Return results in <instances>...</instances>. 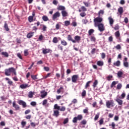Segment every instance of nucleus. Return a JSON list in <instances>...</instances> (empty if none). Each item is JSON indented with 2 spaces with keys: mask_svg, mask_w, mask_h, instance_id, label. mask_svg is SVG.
I'll return each mask as SVG.
<instances>
[{
  "mask_svg": "<svg viewBox=\"0 0 129 129\" xmlns=\"http://www.w3.org/2000/svg\"><path fill=\"white\" fill-rule=\"evenodd\" d=\"M13 73L14 75H17V72H16V69L13 67L6 69L5 70V74L6 76H11V74Z\"/></svg>",
  "mask_w": 129,
  "mask_h": 129,
  "instance_id": "obj_1",
  "label": "nucleus"
},
{
  "mask_svg": "<svg viewBox=\"0 0 129 129\" xmlns=\"http://www.w3.org/2000/svg\"><path fill=\"white\" fill-rule=\"evenodd\" d=\"M106 106L107 108L113 107L114 106V102L112 100H108L106 102Z\"/></svg>",
  "mask_w": 129,
  "mask_h": 129,
  "instance_id": "obj_2",
  "label": "nucleus"
},
{
  "mask_svg": "<svg viewBox=\"0 0 129 129\" xmlns=\"http://www.w3.org/2000/svg\"><path fill=\"white\" fill-rule=\"evenodd\" d=\"M103 19L102 18L100 17H97L94 19V26L97 27V25H98L99 23H101L102 22Z\"/></svg>",
  "mask_w": 129,
  "mask_h": 129,
  "instance_id": "obj_3",
  "label": "nucleus"
},
{
  "mask_svg": "<svg viewBox=\"0 0 129 129\" xmlns=\"http://www.w3.org/2000/svg\"><path fill=\"white\" fill-rule=\"evenodd\" d=\"M99 31L100 32H103L105 30V28H104V25L102 23H99V24H97V26Z\"/></svg>",
  "mask_w": 129,
  "mask_h": 129,
  "instance_id": "obj_4",
  "label": "nucleus"
},
{
  "mask_svg": "<svg viewBox=\"0 0 129 129\" xmlns=\"http://www.w3.org/2000/svg\"><path fill=\"white\" fill-rule=\"evenodd\" d=\"M79 76L78 75H75L72 77V81L74 83H76L77 80L78 79Z\"/></svg>",
  "mask_w": 129,
  "mask_h": 129,
  "instance_id": "obj_5",
  "label": "nucleus"
},
{
  "mask_svg": "<svg viewBox=\"0 0 129 129\" xmlns=\"http://www.w3.org/2000/svg\"><path fill=\"white\" fill-rule=\"evenodd\" d=\"M59 17H60V13L59 12H56L55 13H54L53 15L52 20L53 21H55L57 18H59Z\"/></svg>",
  "mask_w": 129,
  "mask_h": 129,
  "instance_id": "obj_6",
  "label": "nucleus"
},
{
  "mask_svg": "<svg viewBox=\"0 0 129 129\" xmlns=\"http://www.w3.org/2000/svg\"><path fill=\"white\" fill-rule=\"evenodd\" d=\"M18 104L20 105H22L23 108L27 107V103H26V102H25L23 100L18 101Z\"/></svg>",
  "mask_w": 129,
  "mask_h": 129,
  "instance_id": "obj_7",
  "label": "nucleus"
},
{
  "mask_svg": "<svg viewBox=\"0 0 129 129\" xmlns=\"http://www.w3.org/2000/svg\"><path fill=\"white\" fill-rule=\"evenodd\" d=\"M13 106L14 108H15V110H20V106H19V105L17 104V103H16V101H14L13 102Z\"/></svg>",
  "mask_w": 129,
  "mask_h": 129,
  "instance_id": "obj_8",
  "label": "nucleus"
},
{
  "mask_svg": "<svg viewBox=\"0 0 129 129\" xmlns=\"http://www.w3.org/2000/svg\"><path fill=\"white\" fill-rule=\"evenodd\" d=\"M40 93L41 94V97H42V98H45V97L47 96V94H48L47 92L45 91V90L41 91Z\"/></svg>",
  "mask_w": 129,
  "mask_h": 129,
  "instance_id": "obj_9",
  "label": "nucleus"
},
{
  "mask_svg": "<svg viewBox=\"0 0 129 129\" xmlns=\"http://www.w3.org/2000/svg\"><path fill=\"white\" fill-rule=\"evenodd\" d=\"M60 112H59V110H53V116H55V117H58L59 115H60Z\"/></svg>",
  "mask_w": 129,
  "mask_h": 129,
  "instance_id": "obj_10",
  "label": "nucleus"
},
{
  "mask_svg": "<svg viewBox=\"0 0 129 129\" xmlns=\"http://www.w3.org/2000/svg\"><path fill=\"white\" fill-rule=\"evenodd\" d=\"M115 101L117 102L118 105H122V104L123 103V101L118 98V97H117L115 99Z\"/></svg>",
  "mask_w": 129,
  "mask_h": 129,
  "instance_id": "obj_11",
  "label": "nucleus"
},
{
  "mask_svg": "<svg viewBox=\"0 0 129 129\" xmlns=\"http://www.w3.org/2000/svg\"><path fill=\"white\" fill-rule=\"evenodd\" d=\"M20 87L22 89H26V88H28V87H30V86H29V85L27 84H24L21 85Z\"/></svg>",
  "mask_w": 129,
  "mask_h": 129,
  "instance_id": "obj_12",
  "label": "nucleus"
},
{
  "mask_svg": "<svg viewBox=\"0 0 129 129\" xmlns=\"http://www.w3.org/2000/svg\"><path fill=\"white\" fill-rule=\"evenodd\" d=\"M34 32H29L27 35V38H28V39H31V38H32L33 36H34Z\"/></svg>",
  "mask_w": 129,
  "mask_h": 129,
  "instance_id": "obj_13",
  "label": "nucleus"
},
{
  "mask_svg": "<svg viewBox=\"0 0 129 129\" xmlns=\"http://www.w3.org/2000/svg\"><path fill=\"white\" fill-rule=\"evenodd\" d=\"M61 14L62 17H68V13H67V11L63 10L61 11Z\"/></svg>",
  "mask_w": 129,
  "mask_h": 129,
  "instance_id": "obj_14",
  "label": "nucleus"
},
{
  "mask_svg": "<svg viewBox=\"0 0 129 129\" xmlns=\"http://www.w3.org/2000/svg\"><path fill=\"white\" fill-rule=\"evenodd\" d=\"M116 66L117 67H119L120 66V61L117 60L116 62L113 63V67Z\"/></svg>",
  "mask_w": 129,
  "mask_h": 129,
  "instance_id": "obj_15",
  "label": "nucleus"
},
{
  "mask_svg": "<svg viewBox=\"0 0 129 129\" xmlns=\"http://www.w3.org/2000/svg\"><path fill=\"white\" fill-rule=\"evenodd\" d=\"M108 21H109L110 26H112V25H113V23L114 22L113 19H112V18H111V17H109L108 18Z\"/></svg>",
  "mask_w": 129,
  "mask_h": 129,
  "instance_id": "obj_16",
  "label": "nucleus"
},
{
  "mask_svg": "<svg viewBox=\"0 0 129 129\" xmlns=\"http://www.w3.org/2000/svg\"><path fill=\"white\" fill-rule=\"evenodd\" d=\"M50 51L51 50L50 49H43L42 53L44 54H48V53H50Z\"/></svg>",
  "mask_w": 129,
  "mask_h": 129,
  "instance_id": "obj_17",
  "label": "nucleus"
},
{
  "mask_svg": "<svg viewBox=\"0 0 129 129\" xmlns=\"http://www.w3.org/2000/svg\"><path fill=\"white\" fill-rule=\"evenodd\" d=\"M4 28L7 31V32H8V31H10V28H9V26L8 25V24L7 23V21L5 22V25H4Z\"/></svg>",
  "mask_w": 129,
  "mask_h": 129,
  "instance_id": "obj_18",
  "label": "nucleus"
},
{
  "mask_svg": "<svg viewBox=\"0 0 129 129\" xmlns=\"http://www.w3.org/2000/svg\"><path fill=\"white\" fill-rule=\"evenodd\" d=\"M68 41H71L73 43H76V41L72 39L71 35H68Z\"/></svg>",
  "mask_w": 129,
  "mask_h": 129,
  "instance_id": "obj_19",
  "label": "nucleus"
},
{
  "mask_svg": "<svg viewBox=\"0 0 129 129\" xmlns=\"http://www.w3.org/2000/svg\"><path fill=\"white\" fill-rule=\"evenodd\" d=\"M118 12L120 15H122L123 13V8L122 7H119L118 9Z\"/></svg>",
  "mask_w": 129,
  "mask_h": 129,
  "instance_id": "obj_20",
  "label": "nucleus"
},
{
  "mask_svg": "<svg viewBox=\"0 0 129 129\" xmlns=\"http://www.w3.org/2000/svg\"><path fill=\"white\" fill-rule=\"evenodd\" d=\"M66 9L65 7L63 6H59L57 7V10L58 11H64Z\"/></svg>",
  "mask_w": 129,
  "mask_h": 129,
  "instance_id": "obj_21",
  "label": "nucleus"
},
{
  "mask_svg": "<svg viewBox=\"0 0 129 129\" xmlns=\"http://www.w3.org/2000/svg\"><path fill=\"white\" fill-rule=\"evenodd\" d=\"M103 64H104V63L101 60H99L97 62V65H98V66H103Z\"/></svg>",
  "mask_w": 129,
  "mask_h": 129,
  "instance_id": "obj_22",
  "label": "nucleus"
},
{
  "mask_svg": "<svg viewBox=\"0 0 129 129\" xmlns=\"http://www.w3.org/2000/svg\"><path fill=\"white\" fill-rule=\"evenodd\" d=\"M118 83V82L117 81H113L110 86L111 88H112L113 86H114L115 85H116V84H117Z\"/></svg>",
  "mask_w": 129,
  "mask_h": 129,
  "instance_id": "obj_23",
  "label": "nucleus"
},
{
  "mask_svg": "<svg viewBox=\"0 0 129 129\" xmlns=\"http://www.w3.org/2000/svg\"><path fill=\"white\" fill-rule=\"evenodd\" d=\"M34 93L33 92L30 91L28 93V97H29V98H32L33 95H34Z\"/></svg>",
  "mask_w": 129,
  "mask_h": 129,
  "instance_id": "obj_24",
  "label": "nucleus"
},
{
  "mask_svg": "<svg viewBox=\"0 0 129 129\" xmlns=\"http://www.w3.org/2000/svg\"><path fill=\"white\" fill-rule=\"evenodd\" d=\"M123 75V73H122V72L121 71H118L117 74V75L118 76V77H121V76H122V75Z\"/></svg>",
  "mask_w": 129,
  "mask_h": 129,
  "instance_id": "obj_25",
  "label": "nucleus"
},
{
  "mask_svg": "<svg viewBox=\"0 0 129 129\" xmlns=\"http://www.w3.org/2000/svg\"><path fill=\"white\" fill-rule=\"evenodd\" d=\"M122 87V85L120 83H119L117 84V88L116 89L118 90H120V89H121V88Z\"/></svg>",
  "mask_w": 129,
  "mask_h": 129,
  "instance_id": "obj_26",
  "label": "nucleus"
},
{
  "mask_svg": "<svg viewBox=\"0 0 129 129\" xmlns=\"http://www.w3.org/2000/svg\"><path fill=\"white\" fill-rule=\"evenodd\" d=\"M1 54L3 56H5V57H9V53L6 51L2 52Z\"/></svg>",
  "mask_w": 129,
  "mask_h": 129,
  "instance_id": "obj_27",
  "label": "nucleus"
},
{
  "mask_svg": "<svg viewBox=\"0 0 129 129\" xmlns=\"http://www.w3.org/2000/svg\"><path fill=\"white\" fill-rule=\"evenodd\" d=\"M42 20L44 22H47V21H49V18H48V17H47L46 16H43L42 17Z\"/></svg>",
  "mask_w": 129,
  "mask_h": 129,
  "instance_id": "obj_28",
  "label": "nucleus"
},
{
  "mask_svg": "<svg viewBox=\"0 0 129 129\" xmlns=\"http://www.w3.org/2000/svg\"><path fill=\"white\" fill-rule=\"evenodd\" d=\"M54 109H57L56 110H59L60 106L58 105V104H55L54 105Z\"/></svg>",
  "mask_w": 129,
  "mask_h": 129,
  "instance_id": "obj_29",
  "label": "nucleus"
},
{
  "mask_svg": "<svg viewBox=\"0 0 129 129\" xmlns=\"http://www.w3.org/2000/svg\"><path fill=\"white\" fill-rule=\"evenodd\" d=\"M28 21L30 23H32L33 21H34V17L33 16H30L28 17Z\"/></svg>",
  "mask_w": 129,
  "mask_h": 129,
  "instance_id": "obj_30",
  "label": "nucleus"
},
{
  "mask_svg": "<svg viewBox=\"0 0 129 129\" xmlns=\"http://www.w3.org/2000/svg\"><path fill=\"white\" fill-rule=\"evenodd\" d=\"M93 33H94V29H90L88 31V34L89 35V36H91V35H92V34H93Z\"/></svg>",
  "mask_w": 129,
  "mask_h": 129,
  "instance_id": "obj_31",
  "label": "nucleus"
},
{
  "mask_svg": "<svg viewBox=\"0 0 129 129\" xmlns=\"http://www.w3.org/2000/svg\"><path fill=\"white\" fill-rule=\"evenodd\" d=\"M97 84H98V81H97V80H95V82L93 83V87H94V88H95V87H96V85H97Z\"/></svg>",
  "mask_w": 129,
  "mask_h": 129,
  "instance_id": "obj_32",
  "label": "nucleus"
},
{
  "mask_svg": "<svg viewBox=\"0 0 129 129\" xmlns=\"http://www.w3.org/2000/svg\"><path fill=\"white\" fill-rule=\"evenodd\" d=\"M100 114V113L99 112H98L97 113V114L95 115V116L94 117V120H97V119H98V118H99Z\"/></svg>",
  "mask_w": 129,
  "mask_h": 129,
  "instance_id": "obj_33",
  "label": "nucleus"
},
{
  "mask_svg": "<svg viewBox=\"0 0 129 129\" xmlns=\"http://www.w3.org/2000/svg\"><path fill=\"white\" fill-rule=\"evenodd\" d=\"M81 39V37L80 36L77 35L75 37V41H80V39Z\"/></svg>",
  "mask_w": 129,
  "mask_h": 129,
  "instance_id": "obj_34",
  "label": "nucleus"
},
{
  "mask_svg": "<svg viewBox=\"0 0 129 129\" xmlns=\"http://www.w3.org/2000/svg\"><path fill=\"white\" fill-rule=\"evenodd\" d=\"M70 25V21H64V26L66 27H68Z\"/></svg>",
  "mask_w": 129,
  "mask_h": 129,
  "instance_id": "obj_35",
  "label": "nucleus"
},
{
  "mask_svg": "<svg viewBox=\"0 0 129 129\" xmlns=\"http://www.w3.org/2000/svg\"><path fill=\"white\" fill-rule=\"evenodd\" d=\"M114 48H115V49H116L117 50H120V49H121V46L120 44H118L116 46H114Z\"/></svg>",
  "mask_w": 129,
  "mask_h": 129,
  "instance_id": "obj_36",
  "label": "nucleus"
},
{
  "mask_svg": "<svg viewBox=\"0 0 129 129\" xmlns=\"http://www.w3.org/2000/svg\"><path fill=\"white\" fill-rule=\"evenodd\" d=\"M123 66L126 68H127V67H128L129 64H128V62L127 61H124L123 62Z\"/></svg>",
  "mask_w": 129,
  "mask_h": 129,
  "instance_id": "obj_37",
  "label": "nucleus"
},
{
  "mask_svg": "<svg viewBox=\"0 0 129 129\" xmlns=\"http://www.w3.org/2000/svg\"><path fill=\"white\" fill-rule=\"evenodd\" d=\"M83 4L84 5H85V7H90V3L88 2H84Z\"/></svg>",
  "mask_w": 129,
  "mask_h": 129,
  "instance_id": "obj_38",
  "label": "nucleus"
},
{
  "mask_svg": "<svg viewBox=\"0 0 129 129\" xmlns=\"http://www.w3.org/2000/svg\"><path fill=\"white\" fill-rule=\"evenodd\" d=\"M103 14H104V11L103 10H100L99 12H98V15H99V17H100V16L102 15H103Z\"/></svg>",
  "mask_w": 129,
  "mask_h": 129,
  "instance_id": "obj_39",
  "label": "nucleus"
},
{
  "mask_svg": "<svg viewBox=\"0 0 129 129\" xmlns=\"http://www.w3.org/2000/svg\"><path fill=\"white\" fill-rule=\"evenodd\" d=\"M115 37H116V38H118V37H119V36H120V34L119 33V31H116L115 33Z\"/></svg>",
  "mask_w": 129,
  "mask_h": 129,
  "instance_id": "obj_40",
  "label": "nucleus"
},
{
  "mask_svg": "<svg viewBox=\"0 0 129 129\" xmlns=\"http://www.w3.org/2000/svg\"><path fill=\"white\" fill-rule=\"evenodd\" d=\"M68 121H69V119L68 118H66L63 120V124H66L68 123Z\"/></svg>",
  "mask_w": 129,
  "mask_h": 129,
  "instance_id": "obj_41",
  "label": "nucleus"
},
{
  "mask_svg": "<svg viewBox=\"0 0 129 129\" xmlns=\"http://www.w3.org/2000/svg\"><path fill=\"white\" fill-rule=\"evenodd\" d=\"M61 44H62V45L63 46H67V42L65 41V40H62L61 41Z\"/></svg>",
  "mask_w": 129,
  "mask_h": 129,
  "instance_id": "obj_42",
  "label": "nucleus"
},
{
  "mask_svg": "<svg viewBox=\"0 0 129 129\" xmlns=\"http://www.w3.org/2000/svg\"><path fill=\"white\" fill-rule=\"evenodd\" d=\"M43 39H44V36L41 34L38 38V41H42Z\"/></svg>",
  "mask_w": 129,
  "mask_h": 129,
  "instance_id": "obj_43",
  "label": "nucleus"
},
{
  "mask_svg": "<svg viewBox=\"0 0 129 129\" xmlns=\"http://www.w3.org/2000/svg\"><path fill=\"white\" fill-rule=\"evenodd\" d=\"M80 16L81 17H82V18H84V17H85V16H86V13H85V12H82L80 13Z\"/></svg>",
  "mask_w": 129,
  "mask_h": 129,
  "instance_id": "obj_44",
  "label": "nucleus"
},
{
  "mask_svg": "<svg viewBox=\"0 0 129 129\" xmlns=\"http://www.w3.org/2000/svg\"><path fill=\"white\" fill-rule=\"evenodd\" d=\"M26 124H27L26 121H22L21 122V125H22V127H24L26 125Z\"/></svg>",
  "mask_w": 129,
  "mask_h": 129,
  "instance_id": "obj_45",
  "label": "nucleus"
},
{
  "mask_svg": "<svg viewBox=\"0 0 129 129\" xmlns=\"http://www.w3.org/2000/svg\"><path fill=\"white\" fill-rule=\"evenodd\" d=\"M77 117V119H78V120H81L82 119V115H78Z\"/></svg>",
  "mask_w": 129,
  "mask_h": 129,
  "instance_id": "obj_46",
  "label": "nucleus"
},
{
  "mask_svg": "<svg viewBox=\"0 0 129 129\" xmlns=\"http://www.w3.org/2000/svg\"><path fill=\"white\" fill-rule=\"evenodd\" d=\"M47 102L48 100L47 99L44 100L42 102V105H46Z\"/></svg>",
  "mask_w": 129,
  "mask_h": 129,
  "instance_id": "obj_47",
  "label": "nucleus"
},
{
  "mask_svg": "<svg viewBox=\"0 0 129 129\" xmlns=\"http://www.w3.org/2000/svg\"><path fill=\"white\" fill-rule=\"evenodd\" d=\"M92 81H88L86 84V86H85V88H87V87H88L89 86V84H90V83H91Z\"/></svg>",
  "mask_w": 129,
  "mask_h": 129,
  "instance_id": "obj_48",
  "label": "nucleus"
},
{
  "mask_svg": "<svg viewBox=\"0 0 129 129\" xmlns=\"http://www.w3.org/2000/svg\"><path fill=\"white\" fill-rule=\"evenodd\" d=\"M81 9L83 12H86V11H87V9L84 6H82Z\"/></svg>",
  "mask_w": 129,
  "mask_h": 129,
  "instance_id": "obj_49",
  "label": "nucleus"
},
{
  "mask_svg": "<svg viewBox=\"0 0 129 129\" xmlns=\"http://www.w3.org/2000/svg\"><path fill=\"white\" fill-rule=\"evenodd\" d=\"M30 104L32 106H36V105H37V103H36L35 101H32L31 102Z\"/></svg>",
  "mask_w": 129,
  "mask_h": 129,
  "instance_id": "obj_50",
  "label": "nucleus"
},
{
  "mask_svg": "<svg viewBox=\"0 0 129 129\" xmlns=\"http://www.w3.org/2000/svg\"><path fill=\"white\" fill-rule=\"evenodd\" d=\"M77 120H78L77 117H75L73 119V122H74V123H76V122H77Z\"/></svg>",
  "mask_w": 129,
  "mask_h": 129,
  "instance_id": "obj_51",
  "label": "nucleus"
},
{
  "mask_svg": "<svg viewBox=\"0 0 129 129\" xmlns=\"http://www.w3.org/2000/svg\"><path fill=\"white\" fill-rule=\"evenodd\" d=\"M84 113H88V108L86 107L83 110Z\"/></svg>",
  "mask_w": 129,
  "mask_h": 129,
  "instance_id": "obj_52",
  "label": "nucleus"
},
{
  "mask_svg": "<svg viewBox=\"0 0 129 129\" xmlns=\"http://www.w3.org/2000/svg\"><path fill=\"white\" fill-rule=\"evenodd\" d=\"M66 108L64 106H62L61 108H59V110L60 111H65Z\"/></svg>",
  "mask_w": 129,
  "mask_h": 129,
  "instance_id": "obj_53",
  "label": "nucleus"
},
{
  "mask_svg": "<svg viewBox=\"0 0 129 129\" xmlns=\"http://www.w3.org/2000/svg\"><path fill=\"white\" fill-rule=\"evenodd\" d=\"M53 43H58V39H57V37H54L53 39Z\"/></svg>",
  "mask_w": 129,
  "mask_h": 129,
  "instance_id": "obj_54",
  "label": "nucleus"
},
{
  "mask_svg": "<svg viewBox=\"0 0 129 129\" xmlns=\"http://www.w3.org/2000/svg\"><path fill=\"white\" fill-rule=\"evenodd\" d=\"M91 41H92V42H95V41H96V39L94 37V36H91Z\"/></svg>",
  "mask_w": 129,
  "mask_h": 129,
  "instance_id": "obj_55",
  "label": "nucleus"
},
{
  "mask_svg": "<svg viewBox=\"0 0 129 129\" xmlns=\"http://www.w3.org/2000/svg\"><path fill=\"white\" fill-rule=\"evenodd\" d=\"M125 97V93H122L121 95V99H123Z\"/></svg>",
  "mask_w": 129,
  "mask_h": 129,
  "instance_id": "obj_56",
  "label": "nucleus"
},
{
  "mask_svg": "<svg viewBox=\"0 0 129 129\" xmlns=\"http://www.w3.org/2000/svg\"><path fill=\"white\" fill-rule=\"evenodd\" d=\"M30 112H31V110H30V109L26 110L25 111V114H29V113H30Z\"/></svg>",
  "mask_w": 129,
  "mask_h": 129,
  "instance_id": "obj_57",
  "label": "nucleus"
},
{
  "mask_svg": "<svg viewBox=\"0 0 129 129\" xmlns=\"http://www.w3.org/2000/svg\"><path fill=\"white\" fill-rule=\"evenodd\" d=\"M99 122L100 125H101V124H103V118H101V119L99 120Z\"/></svg>",
  "mask_w": 129,
  "mask_h": 129,
  "instance_id": "obj_58",
  "label": "nucleus"
},
{
  "mask_svg": "<svg viewBox=\"0 0 129 129\" xmlns=\"http://www.w3.org/2000/svg\"><path fill=\"white\" fill-rule=\"evenodd\" d=\"M52 4L55 6H57V5H58V1L56 0H54L52 2Z\"/></svg>",
  "mask_w": 129,
  "mask_h": 129,
  "instance_id": "obj_59",
  "label": "nucleus"
},
{
  "mask_svg": "<svg viewBox=\"0 0 129 129\" xmlns=\"http://www.w3.org/2000/svg\"><path fill=\"white\" fill-rule=\"evenodd\" d=\"M108 41L109 42H112V41H113V38L112 37V36H110L108 38Z\"/></svg>",
  "mask_w": 129,
  "mask_h": 129,
  "instance_id": "obj_60",
  "label": "nucleus"
},
{
  "mask_svg": "<svg viewBox=\"0 0 129 129\" xmlns=\"http://www.w3.org/2000/svg\"><path fill=\"white\" fill-rule=\"evenodd\" d=\"M31 78H32V79H33L34 80H36L38 79L37 78V76H34V75H31Z\"/></svg>",
  "mask_w": 129,
  "mask_h": 129,
  "instance_id": "obj_61",
  "label": "nucleus"
},
{
  "mask_svg": "<svg viewBox=\"0 0 129 129\" xmlns=\"http://www.w3.org/2000/svg\"><path fill=\"white\" fill-rule=\"evenodd\" d=\"M86 95V91L84 90L82 93V96H85Z\"/></svg>",
  "mask_w": 129,
  "mask_h": 129,
  "instance_id": "obj_62",
  "label": "nucleus"
},
{
  "mask_svg": "<svg viewBox=\"0 0 129 129\" xmlns=\"http://www.w3.org/2000/svg\"><path fill=\"white\" fill-rule=\"evenodd\" d=\"M82 23H83V24H86L87 23H88V21H87V20H86V19H83L82 20Z\"/></svg>",
  "mask_w": 129,
  "mask_h": 129,
  "instance_id": "obj_63",
  "label": "nucleus"
},
{
  "mask_svg": "<svg viewBox=\"0 0 129 129\" xmlns=\"http://www.w3.org/2000/svg\"><path fill=\"white\" fill-rule=\"evenodd\" d=\"M111 78H112V76L111 75L108 76L107 77V80H108V81H110V80H111Z\"/></svg>",
  "mask_w": 129,
  "mask_h": 129,
  "instance_id": "obj_64",
  "label": "nucleus"
}]
</instances>
